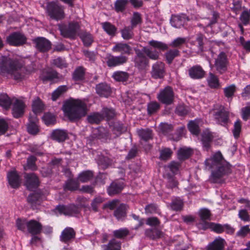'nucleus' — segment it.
<instances>
[{"label":"nucleus","instance_id":"1","mask_svg":"<svg viewBox=\"0 0 250 250\" xmlns=\"http://www.w3.org/2000/svg\"><path fill=\"white\" fill-rule=\"evenodd\" d=\"M207 168L211 169L209 180L212 183H222L224 182V177L231 172V166L223 157L220 151L214 153L205 162Z\"/></svg>","mask_w":250,"mask_h":250},{"label":"nucleus","instance_id":"2","mask_svg":"<svg viewBox=\"0 0 250 250\" xmlns=\"http://www.w3.org/2000/svg\"><path fill=\"white\" fill-rule=\"evenodd\" d=\"M26 69L22 63L17 59L2 57L0 59V75L9 77L15 80H22L25 74Z\"/></svg>","mask_w":250,"mask_h":250},{"label":"nucleus","instance_id":"3","mask_svg":"<svg viewBox=\"0 0 250 250\" xmlns=\"http://www.w3.org/2000/svg\"><path fill=\"white\" fill-rule=\"evenodd\" d=\"M63 110L71 121H74L85 116L87 106L85 103L80 100H71L64 104Z\"/></svg>","mask_w":250,"mask_h":250},{"label":"nucleus","instance_id":"4","mask_svg":"<svg viewBox=\"0 0 250 250\" xmlns=\"http://www.w3.org/2000/svg\"><path fill=\"white\" fill-rule=\"evenodd\" d=\"M59 29L61 34L64 38L74 39L80 29L77 22H70L68 24H59Z\"/></svg>","mask_w":250,"mask_h":250},{"label":"nucleus","instance_id":"5","mask_svg":"<svg viewBox=\"0 0 250 250\" xmlns=\"http://www.w3.org/2000/svg\"><path fill=\"white\" fill-rule=\"evenodd\" d=\"M47 12L51 19L56 21L61 20L64 17L63 6L57 2H48L47 5Z\"/></svg>","mask_w":250,"mask_h":250},{"label":"nucleus","instance_id":"6","mask_svg":"<svg viewBox=\"0 0 250 250\" xmlns=\"http://www.w3.org/2000/svg\"><path fill=\"white\" fill-rule=\"evenodd\" d=\"M229 61L226 52L221 51L215 59L214 67L220 74L226 72L228 70Z\"/></svg>","mask_w":250,"mask_h":250},{"label":"nucleus","instance_id":"7","mask_svg":"<svg viewBox=\"0 0 250 250\" xmlns=\"http://www.w3.org/2000/svg\"><path fill=\"white\" fill-rule=\"evenodd\" d=\"M27 38L24 34L15 32L6 37V42L8 44L14 46H19L23 45L26 42Z\"/></svg>","mask_w":250,"mask_h":250},{"label":"nucleus","instance_id":"8","mask_svg":"<svg viewBox=\"0 0 250 250\" xmlns=\"http://www.w3.org/2000/svg\"><path fill=\"white\" fill-rule=\"evenodd\" d=\"M212 114L214 119L218 124L223 125L227 124L229 119V113L225 110L223 106L216 105Z\"/></svg>","mask_w":250,"mask_h":250},{"label":"nucleus","instance_id":"9","mask_svg":"<svg viewBox=\"0 0 250 250\" xmlns=\"http://www.w3.org/2000/svg\"><path fill=\"white\" fill-rule=\"evenodd\" d=\"M157 98L163 104H172V88L169 86H167L161 90L157 95Z\"/></svg>","mask_w":250,"mask_h":250},{"label":"nucleus","instance_id":"10","mask_svg":"<svg viewBox=\"0 0 250 250\" xmlns=\"http://www.w3.org/2000/svg\"><path fill=\"white\" fill-rule=\"evenodd\" d=\"M43 194L39 191H36L28 195L27 201L33 209L38 208L42 203Z\"/></svg>","mask_w":250,"mask_h":250},{"label":"nucleus","instance_id":"11","mask_svg":"<svg viewBox=\"0 0 250 250\" xmlns=\"http://www.w3.org/2000/svg\"><path fill=\"white\" fill-rule=\"evenodd\" d=\"M36 48L41 52H47L51 49V42L43 37H38L33 40Z\"/></svg>","mask_w":250,"mask_h":250},{"label":"nucleus","instance_id":"12","mask_svg":"<svg viewBox=\"0 0 250 250\" xmlns=\"http://www.w3.org/2000/svg\"><path fill=\"white\" fill-rule=\"evenodd\" d=\"M56 209L61 214L64 215L71 216L79 213V209L77 206L74 205H70L69 206L59 205Z\"/></svg>","mask_w":250,"mask_h":250},{"label":"nucleus","instance_id":"13","mask_svg":"<svg viewBox=\"0 0 250 250\" xmlns=\"http://www.w3.org/2000/svg\"><path fill=\"white\" fill-rule=\"evenodd\" d=\"M12 104H13L12 114L13 116L17 118L21 116L23 114L25 107L24 102L20 99H13Z\"/></svg>","mask_w":250,"mask_h":250},{"label":"nucleus","instance_id":"14","mask_svg":"<svg viewBox=\"0 0 250 250\" xmlns=\"http://www.w3.org/2000/svg\"><path fill=\"white\" fill-rule=\"evenodd\" d=\"M148 63V60L145 56L142 50L137 51L136 56L135 58V66L140 69H144Z\"/></svg>","mask_w":250,"mask_h":250},{"label":"nucleus","instance_id":"15","mask_svg":"<svg viewBox=\"0 0 250 250\" xmlns=\"http://www.w3.org/2000/svg\"><path fill=\"white\" fill-rule=\"evenodd\" d=\"M127 58L125 56H110L107 58V64L109 67H114L125 63Z\"/></svg>","mask_w":250,"mask_h":250},{"label":"nucleus","instance_id":"16","mask_svg":"<svg viewBox=\"0 0 250 250\" xmlns=\"http://www.w3.org/2000/svg\"><path fill=\"white\" fill-rule=\"evenodd\" d=\"M76 233L72 228H65L61 233L60 240L61 241L67 243L75 237Z\"/></svg>","mask_w":250,"mask_h":250},{"label":"nucleus","instance_id":"17","mask_svg":"<svg viewBox=\"0 0 250 250\" xmlns=\"http://www.w3.org/2000/svg\"><path fill=\"white\" fill-rule=\"evenodd\" d=\"M38 119L35 115H31L29 118V123L27 125V131L32 135H36L40 131L38 125Z\"/></svg>","mask_w":250,"mask_h":250},{"label":"nucleus","instance_id":"18","mask_svg":"<svg viewBox=\"0 0 250 250\" xmlns=\"http://www.w3.org/2000/svg\"><path fill=\"white\" fill-rule=\"evenodd\" d=\"M25 185L29 190L38 187L39 184V181L38 177L34 173L28 174L26 175Z\"/></svg>","mask_w":250,"mask_h":250},{"label":"nucleus","instance_id":"19","mask_svg":"<svg viewBox=\"0 0 250 250\" xmlns=\"http://www.w3.org/2000/svg\"><path fill=\"white\" fill-rule=\"evenodd\" d=\"M124 188L122 182H113L107 188V191L109 195L113 196L121 192Z\"/></svg>","mask_w":250,"mask_h":250},{"label":"nucleus","instance_id":"20","mask_svg":"<svg viewBox=\"0 0 250 250\" xmlns=\"http://www.w3.org/2000/svg\"><path fill=\"white\" fill-rule=\"evenodd\" d=\"M225 244V240L218 237L208 245L207 250H224Z\"/></svg>","mask_w":250,"mask_h":250},{"label":"nucleus","instance_id":"21","mask_svg":"<svg viewBox=\"0 0 250 250\" xmlns=\"http://www.w3.org/2000/svg\"><path fill=\"white\" fill-rule=\"evenodd\" d=\"M128 206L125 204H121L114 211V216L118 221L124 220L126 216Z\"/></svg>","mask_w":250,"mask_h":250},{"label":"nucleus","instance_id":"22","mask_svg":"<svg viewBox=\"0 0 250 250\" xmlns=\"http://www.w3.org/2000/svg\"><path fill=\"white\" fill-rule=\"evenodd\" d=\"M26 227L29 232L32 235L39 234L42 229V226L41 223L34 220L26 222Z\"/></svg>","mask_w":250,"mask_h":250},{"label":"nucleus","instance_id":"23","mask_svg":"<svg viewBox=\"0 0 250 250\" xmlns=\"http://www.w3.org/2000/svg\"><path fill=\"white\" fill-rule=\"evenodd\" d=\"M190 77L193 79H199L204 77L205 71L199 65H195L188 70Z\"/></svg>","mask_w":250,"mask_h":250},{"label":"nucleus","instance_id":"24","mask_svg":"<svg viewBox=\"0 0 250 250\" xmlns=\"http://www.w3.org/2000/svg\"><path fill=\"white\" fill-rule=\"evenodd\" d=\"M164 74V64L157 62L152 66V76L155 79L163 77Z\"/></svg>","mask_w":250,"mask_h":250},{"label":"nucleus","instance_id":"25","mask_svg":"<svg viewBox=\"0 0 250 250\" xmlns=\"http://www.w3.org/2000/svg\"><path fill=\"white\" fill-rule=\"evenodd\" d=\"M7 178L10 185L14 188H18L21 184L19 176L15 171L8 173Z\"/></svg>","mask_w":250,"mask_h":250},{"label":"nucleus","instance_id":"26","mask_svg":"<svg viewBox=\"0 0 250 250\" xmlns=\"http://www.w3.org/2000/svg\"><path fill=\"white\" fill-rule=\"evenodd\" d=\"M97 93L101 96L107 97L111 93L110 87L105 83H101L96 85Z\"/></svg>","mask_w":250,"mask_h":250},{"label":"nucleus","instance_id":"27","mask_svg":"<svg viewBox=\"0 0 250 250\" xmlns=\"http://www.w3.org/2000/svg\"><path fill=\"white\" fill-rule=\"evenodd\" d=\"M51 137L58 142H63L67 138V133L64 130L57 129L52 131Z\"/></svg>","mask_w":250,"mask_h":250},{"label":"nucleus","instance_id":"28","mask_svg":"<svg viewBox=\"0 0 250 250\" xmlns=\"http://www.w3.org/2000/svg\"><path fill=\"white\" fill-rule=\"evenodd\" d=\"M193 153V150L190 147L183 146L178 151V158L180 160H185L188 159Z\"/></svg>","mask_w":250,"mask_h":250},{"label":"nucleus","instance_id":"29","mask_svg":"<svg viewBox=\"0 0 250 250\" xmlns=\"http://www.w3.org/2000/svg\"><path fill=\"white\" fill-rule=\"evenodd\" d=\"M225 226L219 224L214 223L205 222V226L203 227V229H210L212 230L220 233L224 231Z\"/></svg>","mask_w":250,"mask_h":250},{"label":"nucleus","instance_id":"30","mask_svg":"<svg viewBox=\"0 0 250 250\" xmlns=\"http://www.w3.org/2000/svg\"><path fill=\"white\" fill-rule=\"evenodd\" d=\"M112 50L114 52H121L122 54H129L131 48L126 43H118L113 47Z\"/></svg>","mask_w":250,"mask_h":250},{"label":"nucleus","instance_id":"31","mask_svg":"<svg viewBox=\"0 0 250 250\" xmlns=\"http://www.w3.org/2000/svg\"><path fill=\"white\" fill-rule=\"evenodd\" d=\"M210 211L206 208H201L199 211V215L202 221V223L198 224V228H202L205 226V222H207L206 220H209L210 217Z\"/></svg>","mask_w":250,"mask_h":250},{"label":"nucleus","instance_id":"32","mask_svg":"<svg viewBox=\"0 0 250 250\" xmlns=\"http://www.w3.org/2000/svg\"><path fill=\"white\" fill-rule=\"evenodd\" d=\"M202 142L203 147L206 150H208L209 147L210 143L212 139V135L209 131L205 130L202 133Z\"/></svg>","mask_w":250,"mask_h":250},{"label":"nucleus","instance_id":"33","mask_svg":"<svg viewBox=\"0 0 250 250\" xmlns=\"http://www.w3.org/2000/svg\"><path fill=\"white\" fill-rule=\"evenodd\" d=\"M79 187V183L78 181L74 179H69L66 182L63 188L65 190L74 191L78 189Z\"/></svg>","mask_w":250,"mask_h":250},{"label":"nucleus","instance_id":"34","mask_svg":"<svg viewBox=\"0 0 250 250\" xmlns=\"http://www.w3.org/2000/svg\"><path fill=\"white\" fill-rule=\"evenodd\" d=\"M142 50L144 54L151 59L156 60L159 58V52L156 50H152L151 48L148 47H144Z\"/></svg>","mask_w":250,"mask_h":250},{"label":"nucleus","instance_id":"35","mask_svg":"<svg viewBox=\"0 0 250 250\" xmlns=\"http://www.w3.org/2000/svg\"><path fill=\"white\" fill-rule=\"evenodd\" d=\"M207 82L211 88H216L220 86L218 77L212 73H209Z\"/></svg>","mask_w":250,"mask_h":250},{"label":"nucleus","instance_id":"36","mask_svg":"<svg viewBox=\"0 0 250 250\" xmlns=\"http://www.w3.org/2000/svg\"><path fill=\"white\" fill-rule=\"evenodd\" d=\"M148 44L154 48L159 50L160 51H165L168 48V45L161 42L155 40H151L148 42Z\"/></svg>","mask_w":250,"mask_h":250},{"label":"nucleus","instance_id":"37","mask_svg":"<svg viewBox=\"0 0 250 250\" xmlns=\"http://www.w3.org/2000/svg\"><path fill=\"white\" fill-rule=\"evenodd\" d=\"M12 101L6 94H0V105L3 107L5 109L10 107L12 104Z\"/></svg>","mask_w":250,"mask_h":250},{"label":"nucleus","instance_id":"38","mask_svg":"<svg viewBox=\"0 0 250 250\" xmlns=\"http://www.w3.org/2000/svg\"><path fill=\"white\" fill-rule=\"evenodd\" d=\"M112 163V160L108 157L104 156H100L98 161V165L102 168L105 169L108 167Z\"/></svg>","mask_w":250,"mask_h":250},{"label":"nucleus","instance_id":"39","mask_svg":"<svg viewBox=\"0 0 250 250\" xmlns=\"http://www.w3.org/2000/svg\"><path fill=\"white\" fill-rule=\"evenodd\" d=\"M133 27L130 26H125L121 30L122 37L125 40H129L133 37Z\"/></svg>","mask_w":250,"mask_h":250},{"label":"nucleus","instance_id":"40","mask_svg":"<svg viewBox=\"0 0 250 250\" xmlns=\"http://www.w3.org/2000/svg\"><path fill=\"white\" fill-rule=\"evenodd\" d=\"M112 130L114 134H115L117 137L121 135L123 132L125 131V128L122 123L119 122H115L113 124Z\"/></svg>","mask_w":250,"mask_h":250},{"label":"nucleus","instance_id":"41","mask_svg":"<svg viewBox=\"0 0 250 250\" xmlns=\"http://www.w3.org/2000/svg\"><path fill=\"white\" fill-rule=\"evenodd\" d=\"M80 38L86 46H90L93 42L92 36L88 32H83L80 35Z\"/></svg>","mask_w":250,"mask_h":250},{"label":"nucleus","instance_id":"42","mask_svg":"<svg viewBox=\"0 0 250 250\" xmlns=\"http://www.w3.org/2000/svg\"><path fill=\"white\" fill-rule=\"evenodd\" d=\"M146 234L151 239L159 238L162 235V232L156 229L146 230Z\"/></svg>","mask_w":250,"mask_h":250},{"label":"nucleus","instance_id":"43","mask_svg":"<svg viewBox=\"0 0 250 250\" xmlns=\"http://www.w3.org/2000/svg\"><path fill=\"white\" fill-rule=\"evenodd\" d=\"M93 176V172L91 171L87 170L81 173L79 175L78 179L81 182L85 183L90 180Z\"/></svg>","mask_w":250,"mask_h":250},{"label":"nucleus","instance_id":"44","mask_svg":"<svg viewBox=\"0 0 250 250\" xmlns=\"http://www.w3.org/2000/svg\"><path fill=\"white\" fill-rule=\"evenodd\" d=\"M58 73L56 71L52 69H49L46 72L45 75L42 76V80L43 81L52 80L54 79L57 78L58 77Z\"/></svg>","mask_w":250,"mask_h":250},{"label":"nucleus","instance_id":"45","mask_svg":"<svg viewBox=\"0 0 250 250\" xmlns=\"http://www.w3.org/2000/svg\"><path fill=\"white\" fill-rule=\"evenodd\" d=\"M188 129L190 132L195 135L199 133V123L197 120L190 121L188 125Z\"/></svg>","mask_w":250,"mask_h":250},{"label":"nucleus","instance_id":"46","mask_svg":"<svg viewBox=\"0 0 250 250\" xmlns=\"http://www.w3.org/2000/svg\"><path fill=\"white\" fill-rule=\"evenodd\" d=\"M102 27L104 30L110 35H114L116 28L115 26L108 22H105L102 23Z\"/></svg>","mask_w":250,"mask_h":250},{"label":"nucleus","instance_id":"47","mask_svg":"<svg viewBox=\"0 0 250 250\" xmlns=\"http://www.w3.org/2000/svg\"><path fill=\"white\" fill-rule=\"evenodd\" d=\"M129 234V230L126 228L120 229L113 231L114 237L118 239H123Z\"/></svg>","mask_w":250,"mask_h":250},{"label":"nucleus","instance_id":"48","mask_svg":"<svg viewBox=\"0 0 250 250\" xmlns=\"http://www.w3.org/2000/svg\"><path fill=\"white\" fill-rule=\"evenodd\" d=\"M103 119V116L99 113H95L87 117V120L90 124H98Z\"/></svg>","mask_w":250,"mask_h":250},{"label":"nucleus","instance_id":"49","mask_svg":"<svg viewBox=\"0 0 250 250\" xmlns=\"http://www.w3.org/2000/svg\"><path fill=\"white\" fill-rule=\"evenodd\" d=\"M107 250H120L121 248V243L115 239L111 240L108 245L106 246Z\"/></svg>","mask_w":250,"mask_h":250},{"label":"nucleus","instance_id":"50","mask_svg":"<svg viewBox=\"0 0 250 250\" xmlns=\"http://www.w3.org/2000/svg\"><path fill=\"white\" fill-rule=\"evenodd\" d=\"M140 137L145 141L152 138V131L150 129H141L138 131Z\"/></svg>","mask_w":250,"mask_h":250},{"label":"nucleus","instance_id":"51","mask_svg":"<svg viewBox=\"0 0 250 250\" xmlns=\"http://www.w3.org/2000/svg\"><path fill=\"white\" fill-rule=\"evenodd\" d=\"M112 77L117 81L124 82L128 79V74L125 72L117 71L113 74Z\"/></svg>","mask_w":250,"mask_h":250},{"label":"nucleus","instance_id":"52","mask_svg":"<svg viewBox=\"0 0 250 250\" xmlns=\"http://www.w3.org/2000/svg\"><path fill=\"white\" fill-rule=\"evenodd\" d=\"M184 205V202L179 197H175L173 199V210L177 211L182 210Z\"/></svg>","mask_w":250,"mask_h":250},{"label":"nucleus","instance_id":"53","mask_svg":"<svg viewBox=\"0 0 250 250\" xmlns=\"http://www.w3.org/2000/svg\"><path fill=\"white\" fill-rule=\"evenodd\" d=\"M43 104L40 100L35 101L32 104L33 111L34 114L37 117V114L42 112L43 109Z\"/></svg>","mask_w":250,"mask_h":250},{"label":"nucleus","instance_id":"54","mask_svg":"<svg viewBox=\"0 0 250 250\" xmlns=\"http://www.w3.org/2000/svg\"><path fill=\"white\" fill-rule=\"evenodd\" d=\"M185 16L173 15V22L177 21V23L173 24V26L176 28H180L185 23Z\"/></svg>","mask_w":250,"mask_h":250},{"label":"nucleus","instance_id":"55","mask_svg":"<svg viewBox=\"0 0 250 250\" xmlns=\"http://www.w3.org/2000/svg\"><path fill=\"white\" fill-rule=\"evenodd\" d=\"M84 70L83 67H78L74 72L73 78L75 81L81 80L83 78Z\"/></svg>","mask_w":250,"mask_h":250},{"label":"nucleus","instance_id":"56","mask_svg":"<svg viewBox=\"0 0 250 250\" xmlns=\"http://www.w3.org/2000/svg\"><path fill=\"white\" fill-rule=\"evenodd\" d=\"M160 108V104L157 102H151L147 104V112L149 114L156 112Z\"/></svg>","mask_w":250,"mask_h":250},{"label":"nucleus","instance_id":"57","mask_svg":"<svg viewBox=\"0 0 250 250\" xmlns=\"http://www.w3.org/2000/svg\"><path fill=\"white\" fill-rule=\"evenodd\" d=\"M103 119L105 117L107 120H110L115 116V111L112 108H104L102 111Z\"/></svg>","mask_w":250,"mask_h":250},{"label":"nucleus","instance_id":"58","mask_svg":"<svg viewBox=\"0 0 250 250\" xmlns=\"http://www.w3.org/2000/svg\"><path fill=\"white\" fill-rule=\"evenodd\" d=\"M236 87L234 84H231L224 89L225 96L228 99H231L235 91Z\"/></svg>","mask_w":250,"mask_h":250},{"label":"nucleus","instance_id":"59","mask_svg":"<svg viewBox=\"0 0 250 250\" xmlns=\"http://www.w3.org/2000/svg\"><path fill=\"white\" fill-rule=\"evenodd\" d=\"M42 119L47 125L54 124L56 121L54 115L50 113H45L42 117Z\"/></svg>","mask_w":250,"mask_h":250},{"label":"nucleus","instance_id":"60","mask_svg":"<svg viewBox=\"0 0 250 250\" xmlns=\"http://www.w3.org/2000/svg\"><path fill=\"white\" fill-rule=\"evenodd\" d=\"M128 1L127 0H117L115 3V9L117 12H122L125 9Z\"/></svg>","mask_w":250,"mask_h":250},{"label":"nucleus","instance_id":"61","mask_svg":"<svg viewBox=\"0 0 250 250\" xmlns=\"http://www.w3.org/2000/svg\"><path fill=\"white\" fill-rule=\"evenodd\" d=\"M162 133L165 135L169 134L172 131V126L167 123H161L159 126Z\"/></svg>","mask_w":250,"mask_h":250},{"label":"nucleus","instance_id":"62","mask_svg":"<svg viewBox=\"0 0 250 250\" xmlns=\"http://www.w3.org/2000/svg\"><path fill=\"white\" fill-rule=\"evenodd\" d=\"M66 90L65 86H61L59 87L54 91L52 95V99L53 101H56L60 96Z\"/></svg>","mask_w":250,"mask_h":250},{"label":"nucleus","instance_id":"63","mask_svg":"<svg viewBox=\"0 0 250 250\" xmlns=\"http://www.w3.org/2000/svg\"><path fill=\"white\" fill-rule=\"evenodd\" d=\"M52 63L54 66L60 68H63L67 67V64L65 61L60 57L53 60Z\"/></svg>","mask_w":250,"mask_h":250},{"label":"nucleus","instance_id":"64","mask_svg":"<svg viewBox=\"0 0 250 250\" xmlns=\"http://www.w3.org/2000/svg\"><path fill=\"white\" fill-rule=\"evenodd\" d=\"M240 20L244 25L248 24L250 21V9L244 11L240 16Z\"/></svg>","mask_w":250,"mask_h":250}]
</instances>
